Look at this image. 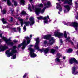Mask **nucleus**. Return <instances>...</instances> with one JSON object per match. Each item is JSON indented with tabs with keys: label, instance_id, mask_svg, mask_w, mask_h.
I'll return each instance as SVG.
<instances>
[{
	"label": "nucleus",
	"instance_id": "obj_50",
	"mask_svg": "<svg viewBox=\"0 0 78 78\" xmlns=\"http://www.w3.org/2000/svg\"><path fill=\"white\" fill-rule=\"evenodd\" d=\"M30 37H32V35H30Z\"/></svg>",
	"mask_w": 78,
	"mask_h": 78
},
{
	"label": "nucleus",
	"instance_id": "obj_25",
	"mask_svg": "<svg viewBox=\"0 0 78 78\" xmlns=\"http://www.w3.org/2000/svg\"><path fill=\"white\" fill-rule=\"evenodd\" d=\"M21 14L22 15H23L24 16H26L27 14L26 13V12L23 11H22Z\"/></svg>",
	"mask_w": 78,
	"mask_h": 78
},
{
	"label": "nucleus",
	"instance_id": "obj_10",
	"mask_svg": "<svg viewBox=\"0 0 78 78\" xmlns=\"http://www.w3.org/2000/svg\"><path fill=\"white\" fill-rule=\"evenodd\" d=\"M2 39L4 41H5L6 44H7L8 45H12L14 44L13 42H10V41H11L10 39H7L6 37H2Z\"/></svg>",
	"mask_w": 78,
	"mask_h": 78
},
{
	"label": "nucleus",
	"instance_id": "obj_26",
	"mask_svg": "<svg viewBox=\"0 0 78 78\" xmlns=\"http://www.w3.org/2000/svg\"><path fill=\"white\" fill-rule=\"evenodd\" d=\"M55 52V50L53 49H52L51 50V53H52V54H54Z\"/></svg>",
	"mask_w": 78,
	"mask_h": 78
},
{
	"label": "nucleus",
	"instance_id": "obj_4",
	"mask_svg": "<svg viewBox=\"0 0 78 78\" xmlns=\"http://www.w3.org/2000/svg\"><path fill=\"white\" fill-rule=\"evenodd\" d=\"M16 48H17V47L15 46L13 47L12 49H11V52H9L11 51V49H9L6 51L5 53L8 58L10 57L11 56L13 55L14 54L17 52V50H16Z\"/></svg>",
	"mask_w": 78,
	"mask_h": 78
},
{
	"label": "nucleus",
	"instance_id": "obj_38",
	"mask_svg": "<svg viewBox=\"0 0 78 78\" xmlns=\"http://www.w3.org/2000/svg\"><path fill=\"white\" fill-rule=\"evenodd\" d=\"M13 41L14 42H15V43H16V42H17V40H14Z\"/></svg>",
	"mask_w": 78,
	"mask_h": 78
},
{
	"label": "nucleus",
	"instance_id": "obj_12",
	"mask_svg": "<svg viewBox=\"0 0 78 78\" xmlns=\"http://www.w3.org/2000/svg\"><path fill=\"white\" fill-rule=\"evenodd\" d=\"M69 62L70 64H78V62L74 58H71L69 60Z\"/></svg>",
	"mask_w": 78,
	"mask_h": 78
},
{
	"label": "nucleus",
	"instance_id": "obj_48",
	"mask_svg": "<svg viewBox=\"0 0 78 78\" xmlns=\"http://www.w3.org/2000/svg\"><path fill=\"white\" fill-rule=\"evenodd\" d=\"M63 59H66V57H63Z\"/></svg>",
	"mask_w": 78,
	"mask_h": 78
},
{
	"label": "nucleus",
	"instance_id": "obj_37",
	"mask_svg": "<svg viewBox=\"0 0 78 78\" xmlns=\"http://www.w3.org/2000/svg\"><path fill=\"white\" fill-rule=\"evenodd\" d=\"M42 6H43V5H42V4H40L38 5V6H39V7H42Z\"/></svg>",
	"mask_w": 78,
	"mask_h": 78
},
{
	"label": "nucleus",
	"instance_id": "obj_1",
	"mask_svg": "<svg viewBox=\"0 0 78 78\" xmlns=\"http://www.w3.org/2000/svg\"><path fill=\"white\" fill-rule=\"evenodd\" d=\"M44 8L43 9L41 10V9H40L39 8H36L35 9V12L37 15H38L39 14V13L41 12V13H43L44 12L45 9L47 8L50 7L51 6V3L50 2H47V4L46 3H44Z\"/></svg>",
	"mask_w": 78,
	"mask_h": 78
},
{
	"label": "nucleus",
	"instance_id": "obj_43",
	"mask_svg": "<svg viewBox=\"0 0 78 78\" xmlns=\"http://www.w3.org/2000/svg\"><path fill=\"white\" fill-rule=\"evenodd\" d=\"M27 75V74H25L24 76H23V78H25V76H26V75Z\"/></svg>",
	"mask_w": 78,
	"mask_h": 78
},
{
	"label": "nucleus",
	"instance_id": "obj_29",
	"mask_svg": "<svg viewBox=\"0 0 78 78\" xmlns=\"http://www.w3.org/2000/svg\"><path fill=\"white\" fill-rule=\"evenodd\" d=\"M2 21L3 23H6V20H5V19L4 18H3L2 20Z\"/></svg>",
	"mask_w": 78,
	"mask_h": 78
},
{
	"label": "nucleus",
	"instance_id": "obj_49",
	"mask_svg": "<svg viewBox=\"0 0 78 78\" xmlns=\"http://www.w3.org/2000/svg\"><path fill=\"white\" fill-rule=\"evenodd\" d=\"M28 18L27 17V18H26V20H28Z\"/></svg>",
	"mask_w": 78,
	"mask_h": 78
},
{
	"label": "nucleus",
	"instance_id": "obj_57",
	"mask_svg": "<svg viewBox=\"0 0 78 78\" xmlns=\"http://www.w3.org/2000/svg\"><path fill=\"white\" fill-rule=\"evenodd\" d=\"M57 49H58V47H57Z\"/></svg>",
	"mask_w": 78,
	"mask_h": 78
},
{
	"label": "nucleus",
	"instance_id": "obj_7",
	"mask_svg": "<svg viewBox=\"0 0 78 78\" xmlns=\"http://www.w3.org/2000/svg\"><path fill=\"white\" fill-rule=\"evenodd\" d=\"M64 25H70V26H73L74 27L76 30H77V28H78V24L76 22H74L73 23H66L64 21L63 22Z\"/></svg>",
	"mask_w": 78,
	"mask_h": 78
},
{
	"label": "nucleus",
	"instance_id": "obj_27",
	"mask_svg": "<svg viewBox=\"0 0 78 78\" xmlns=\"http://www.w3.org/2000/svg\"><path fill=\"white\" fill-rule=\"evenodd\" d=\"M73 50L72 49L69 48L68 49V50L67 51V53H71L72 51Z\"/></svg>",
	"mask_w": 78,
	"mask_h": 78
},
{
	"label": "nucleus",
	"instance_id": "obj_36",
	"mask_svg": "<svg viewBox=\"0 0 78 78\" xmlns=\"http://www.w3.org/2000/svg\"><path fill=\"white\" fill-rule=\"evenodd\" d=\"M17 30H19V33H20V27H19L17 28Z\"/></svg>",
	"mask_w": 78,
	"mask_h": 78
},
{
	"label": "nucleus",
	"instance_id": "obj_2",
	"mask_svg": "<svg viewBox=\"0 0 78 78\" xmlns=\"http://www.w3.org/2000/svg\"><path fill=\"white\" fill-rule=\"evenodd\" d=\"M36 43L34 46L35 48H36L37 50H39L41 53H42L44 51V53L45 54H47L48 52V48H47L46 49H39V44L40 42V40H39V39L38 38H36Z\"/></svg>",
	"mask_w": 78,
	"mask_h": 78
},
{
	"label": "nucleus",
	"instance_id": "obj_13",
	"mask_svg": "<svg viewBox=\"0 0 78 78\" xmlns=\"http://www.w3.org/2000/svg\"><path fill=\"white\" fill-rule=\"evenodd\" d=\"M64 7L66 9L64 10L65 13H67V12H69V11L70 9V6L67 5H65Z\"/></svg>",
	"mask_w": 78,
	"mask_h": 78
},
{
	"label": "nucleus",
	"instance_id": "obj_9",
	"mask_svg": "<svg viewBox=\"0 0 78 78\" xmlns=\"http://www.w3.org/2000/svg\"><path fill=\"white\" fill-rule=\"evenodd\" d=\"M59 30L56 31L54 34V35L55 37H58V38H61L63 36V34L59 32Z\"/></svg>",
	"mask_w": 78,
	"mask_h": 78
},
{
	"label": "nucleus",
	"instance_id": "obj_39",
	"mask_svg": "<svg viewBox=\"0 0 78 78\" xmlns=\"http://www.w3.org/2000/svg\"><path fill=\"white\" fill-rule=\"evenodd\" d=\"M19 16V15H16V16L15 17L16 18V19H19V18H18V16Z\"/></svg>",
	"mask_w": 78,
	"mask_h": 78
},
{
	"label": "nucleus",
	"instance_id": "obj_14",
	"mask_svg": "<svg viewBox=\"0 0 78 78\" xmlns=\"http://www.w3.org/2000/svg\"><path fill=\"white\" fill-rule=\"evenodd\" d=\"M7 48H8L7 46H6L5 45L3 46L2 45L0 44V51H3L5 50Z\"/></svg>",
	"mask_w": 78,
	"mask_h": 78
},
{
	"label": "nucleus",
	"instance_id": "obj_45",
	"mask_svg": "<svg viewBox=\"0 0 78 78\" xmlns=\"http://www.w3.org/2000/svg\"><path fill=\"white\" fill-rule=\"evenodd\" d=\"M76 19H78V15H77L76 16Z\"/></svg>",
	"mask_w": 78,
	"mask_h": 78
},
{
	"label": "nucleus",
	"instance_id": "obj_59",
	"mask_svg": "<svg viewBox=\"0 0 78 78\" xmlns=\"http://www.w3.org/2000/svg\"><path fill=\"white\" fill-rule=\"evenodd\" d=\"M67 34H69V33H67Z\"/></svg>",
	"mask_w": 78,
	"mask_h": 78
},
{
	"label": "nucleus",
	"instance_id": "obj_42",
	"mask_svg": "<svg viewBox=\"0 0 78 78\" xmlns=\"http://www.w3.org/2000/svg\"><path fill=\"white\" fill-rule=\"evenodd\" d=\"M13 31H14V32H16V28H13Z\"/></svg>",
	"mask_w": 78,
	"mask_h": 78
},
{
	"label": "nucleus",
	"instance_id": "obj_6",
	"mask_svg": "<svg viewBox=\"0 0 78 78\" xmlns=\"http://www.w3.org/2000/svg\"><path fill=\"white\" fill-rule=\"evenodd\" d=\"M37 18L38 20H42V19H44V24H45V23H47L48 22H50V21H51V20H49L48 21V19H49V16H47V17H44V18H43V17L41 16L39 17H37Z\"/></svg>",
	"mask_w": 78,
	"mask_h": 78
},
{
	"label": "nucleus",
	"instance_id": "obj_30",
	"mask_svg": "<svg viewBox=\"0 0 78 78\" xmlns=\"http://www.w3.org/2000/svg\"><path fill=\"white\" fill-rule=\"evenodd\" d=\"M28 9H29L30 12H31L32 11V10H31V6H30V4L29 5V7L28 8Z\"/></svg>",
	"mask_w": 78,
	"mask_h": 78
},
{
	"label": "nucleus",
	"instance_id": "obj_18",
	"mask_svg": "<svg viewBox=\"0 0 78 78\" xmlns=\"http://www.w3.org/2000/svg\"><path fill=\"white\" fill-rule=\"evenodd\" d=\"M25 38L27 40V43L29 44L31 42V41L30 40V38L28 37H25Z\"/></svg>",
	"mask_w": 78,
	"mask_h": 78
},
{
	"label": "nucleus",
	"instance_id": "obj_3",
	"mask_svg": "<svg viewBox=\"0 0 78 78\" xmlns=\"http://www.w3.org/2000/svg\"><path fill=\"white\" fill-rule=\"evenodd\" d=\"M44 38L46 39H49V43L48 44H47V41H45L44 44L45 45H53V43L55 42V39L53 37H51V35H47L44 36Z\"/></svg>",
	"mask_w": 78,
	"mask_h": 78
},
{
	"label": "nucleus",
	"instance_id": "obj_24",
	"mask_svg": "<svg viewBox=\"0 0 78 78\" xmlns=\"http://www.w3.org/2000/svg\"><path fill=\"white\" fill-rule=\"evenodd\" d=\"M66 41L70 42L71 44H73V42H72V41H71L70 40V37H68L66 39Z\"/></svg>",
	"mask_w": 78,
	"mask_h": 78
},
{
	"label": "nucleus",
	"instance_id": "obj_56",
	"mask_svg": "<svg viewBox=\"0 0 78 78\" xmlns=\"http://www.w3.org/2000/svg\"><path fill=\"white\" fill-rule=\"evenodd\" d=\"M61 0H58V1L59 2V1H60Z\"/></svg>",
	"mask_w": 78,
	"mask_h": 78
},
{
	"label": "nucleus",
	"instance_id": "obj_46",
	"mask_svg": "<svg viewBox=\"0 0 78 78\" xmlns=\"http://www.w3.org/2000/svg\"><path fill=\"white\" fill-rule=\"evenodd\" d=\"M0 37H2V34H0Z\"/></svg>",
	"mask_w": 78,
	"mask_h": 78
},
{
	"label": "nucleus",
	"instance_id": "obj_58",
	"mask_svg": "<svg viewBox=\"0 0 78 78\" xmlns=\"http://www.w3.org/2000/svg\"><path fill=\"white\" fill-rule=\"evenodd\" d=\"M62 67H60V68H62Z\"/></svg>",
	"mask_w": 78,
	"mask_h": 78
},
{
	"label": "nucleus",
	"instance_id": "obj_19",
	"mask_svg": "<svg viewBox=\"0 0 78 78\" xmlns=\"http://www.w3.org/2000/svg\"><path fill=\"white\" fill-rule=\"evenodd\" d=\"M3 1H4V2H6L7 1V4L9 6L11 5V3L10 2V1L9 0H2Z\"/></svg>",
	"mask_w": 78,
	"mask_h": 78
},
{
	"label": "nucleus",
	"instance_id": "obj_5",
	"mask_svg": "<svg viewBox=\"0 0 78 78\" xmlns=\"http://www.w3.org/2000/svg\"><path fill=\"white\" fill-rule=\"evenodd\" d=\"M29 46L30 47L28 48V50L30 51V57H32V58H34V57L37 56V55L34 53V49L31 48V47H33V45L32 44H30L29 45Z\"/></svg>",
	"mask_w": 78,
	"mask_h": 78
},
{
	"label": "nucleus",
	"instance_id": "obj_20",
	"mask_svg": "<svg viewBox=\"0 0 78 78\" xmlns=\"http://www.w3.org/2000/svg\"><path fill=\"white\" fill-rule=\"evenodd\" d=\"M72 73H74L75 72V70H76V67L75 66L73 67L72 69Z\"/></svg>",
	"mask_w": 78,
	"mask_h": 78
},
{
	"label": "nucleus",
	"instance_id": "obj_47",
	"mask_svg": "<svg viewBox=\"0 0 78 78\" xmlns=\"http://www.w3.org/2000/svg\"><path fill=\"white\" fill-rule=\"evenodd\" d=\"M75 3L76 5H78V3L77 2H75Z\"/></svg>",
	"mask_w": 78,
	"mask_h": 78
},
{
	"label": "nucleus",
	"instance_id": "obj_41",
	"mask_svg": "<svg viewBox=\"0 0 78 78\" xmlns=\"http://www.w3.org/2000/svg\"><path fill=\"white\" fill-rule=\"evenodd\" d=\"M13 20V18L12 17L11 18L10 21L12 22Z\"/></svg>",
	"mask_w": 78,
	"mask_h": 78
},
{
	"label": "nucleus",
	"instance_id": "obj_8",
	"mask_svg": "<svg viewBox=\"0 0 78 78\" xmlns=\"http://www.w3.org/2000/svg\"><path fill=\"white\" fill-rule=\"evenodd\" d=\"M30 21L24 22V23L25 24L26 26L28 27L30 24V25H33L34 23V18H33V17H31L30 19Z\"/></svg>",
	"mask_w": 78,
	"mask_h": 78
},
{
	"label": "nucleus",
	"instance_id": "obj_55",
	"mask_svg": "<svg viewBox=\"0 0 78 78\" xmlns=\"http://www.w3.org/2000/svg\"><path fill=\"white\" fill-rule=\"evenodd\" d=\"M64 0H61V1H62V2H63V1H64Z\"/></svg>",
	"mask_w": 78,
	"mask_h": 78
},
{
	"label": "nucleus",
	"instance_id": "obj_40",
	"mask_svg": "<svg viewBox=\"0 0 78 78\" xmlns=\"http://www.w3.org/2000/svg\"><path fill=\"white\" fill-rule=\"evenodd\" d=\"M60 43H62V39H60Z\"/></svg>",
	"mask_w": 78,
	"mask_h": 78
},
{
	"label": "nucleus",
	"instance_id": "obj_33",
	"mask_svg": "<svg viewBox=\"0 0 78 78\" xmlns=\"http://www.w3.org/2000/svg\"><path fill=\"white\" fill-rule=\"evenodd\" d=\"M23 30L24 31H26L27 30V28L26 27V26H24L23 27Z\"/></svg>",
	"mask_w": 78,
	"mask_h": 78
},
{
	"label": "nucleus",
	"instance_id": "obj_31",
	"mask_svg": "<svg viewBox=\"0 0 78 78\" xmlns=\"http://www.w3.org/2000/svg\"><path fill=\"white\" fill-rule=\"evenodd\" d=\"M2 14H6V10H5V9H4L3 11L2 10Z\"/></svg>",
	"mask_w": 78,
	"mask_h": 78
},
{
	"label": "nucleus",
	"instance_id": "obj_23",
	"mask_svg": "<svg viewBox=\"0 0 78 78\" xmlns=\"http://www.w3.org/2000/svg\"><path fill=\"white\" fill-rule=\"evenodd\" d=\"M12 2L14 3L15 6H16L17 5V2L16 1L12 0Z\"/></svg>",
	"mask_w": 78,
	"mask_h": 78
},
{
	"label": "nucleus",
	"instance_id": "obj_21",
	"mask_svg": "<svg viewBox=\"0 0 78 78\" xmlns=\"http://www.w3.org/2000/svg\"><path fill=\"white\" fill-rule=\"evenodd\" d=\"M20 5H25V1L24 0H20Z\"/></svg>",
	"mask_w": 78,
	"mask_h": 78
},
{
	"label": "nucleus",
	"instance_id": "obj_53",
	"mask_svg": "<svg viewBox=\"0 0 78 78\" xmlns=\"http://www.w3.org/2000/svg\"><path fill=\"white\" fill-rule=\"evenodd\" d=\"M0 8L1 9H2V7L1 6H0Z\"/></svg>",
	"mask_w": 78,
	"mask_h": 78
},
{
	"label": "nucleus",
	"instance_id": "obj_17",
	"mask_svg": "<svg viewBox=\"0 0 78 78\" xmlns=\"http://www.w3.org/2000/svg\"><path fill=\"white\" fill-rule=\"evenodd\" d=\"M57 9H58V8H59V10L60 11H62V8L61 7L59 3H57Z\"/></svg>",
	"mask_w": 78,
	"mask_h": 78
},
{
	"label": "nucleus",
	"instance_id": "obj_16",
	"mask_svg": "<svg viewBox=\"0 0 78 78\" xmlns=\"http://www.w3.org/2000/svg\"><path fill=\"white\" fill-rule=\"evenodd\" d=\"M60 54L58 53L57 54V57L58 56V57H57L55 59V62H59L60 60L59 59V58H60Z\"/></svg>",
	"mask_w": 78,
	"mask_h": 78
},
{
	"label": "nucleus",
	"instance_id": "obj_44",
	"mask_svg": "<svg viewBox=\"0 0 78 78\" xmlns=\"http://www.w3.org/2000/svg\"><path fill=\"white\" fill-rule=\"evenodd\" d=\"M32 9H33V10H34V6L33 5H32Z\"/></svg>",
	"mask_w": 78,
	"mask_h": 78
},
{
	"label": "nucleus",
	"instance_id": "obj_28",
	"mask_svg": "<svg viewBox=\"0 0 78 78\" xmlns=\"http://www.w3.org/2000/svg\"><path fill=\"white\" fill-rule=\"evenodd\" d=\"M64 36L65 38H67V33H66V31H64Z\"/></svg>",
	"mask_w": 78,
	"mask_h": 78
},
{
	"label": "nucleus",
	"instance_id": "obj_34",
	"mask_svg": "<svg viewBox=\"0 0 78 78\" xmlns=\"http://www.w3.org/2000/svg\"><path fill=\"white\" fill-rule=\"evenodd\" d=\"M11 14H13V12H14V9H13L11 8L10 9Z\"/></svg>",
	"mask_w": 78,
	"mask_h": 78
},
{
	"label": "nucleus",
	"instance_id": "obj_15",
	"mask_svg": "<svg viewBox=\"0 0 78 78\" xmlns=\"http://www.w3.org/2000/svg\"><path fill=\"white\" fill-rule=\"evenodd\" d=\"M72 0H66L64 2L65 4H66V3L69 4V5H72Z\"/></svg>",
	"mask_w": 78,
	"mask_h": 78
},
{
	"label": "nucleus",
	"instance_id": "obj_51",
	"mask_svg": "<svg viewBox=\"0 0 78 78\" xmlns=\"http://www.w3.org/2000/svg\"><path fill=\"white\" fill-rule=\"evenodd\" d=\"M30 2H31L32 1V0H29Z\"/></svg>",
	"mask_w": 78,
	"mask_h": 78
},
{
	"label": "nucleus",
	"instance_id": "obj_54",
	"mask_svg": "<svg viewBox=\"0 0 78 78\" xmlns=\"http://www.w3.org/2000/svg\"><path fill=\"white\" fill-rule=\"evenodd\" d=\"M58 12V13L59 14H60V13H59V12Z\"/></svg>",
	"mask_w": 78,
	"mask_h": 78
},
{
	"label": "nucleus",
	"instance_id": "obj_35",
	"mask_svg": "<svg viewBox=\"0 0 78 78\" xmlns=\"http://www.w3.org/2000/svg\"><path fill=\"white\" fill-rule=\"evenodd\" d=\"M78 73V71H76V72L75 71L74 72V73H73V74H74V75H77Z\"/></svg>",
	"mask_w": 78,
	"mask_h": 78
},
{
	"label": "nucleus",
	"instance_id": "obj_60",
	"mask_svg": "<svg viewBox=\"0 0 78 78\" xmlns=\"http://www.w3.org/2000/svg\"><path fill=\"white\" fill-rule=\"evenodd\" d=\"M0 41H1V40H0Z\"/></svg>",
	"mask_w": 78,
	"mask_h": 78
},
{
	"label": "nucleus",
	"instance_id": "obj_22",
	"mask_svg": "<svg viewBox=\"0 0 78 78\" xmlns=\"http://www.w3.org/2000/svg\"><path fill=\"white\" fill-rule=\"evenodd\" d=\"M19 20L20 21V22L21 23V27H22L23 24V19H19Z\"/></svg>",
	"mask_w": 78,
	"mask_h": 78
},
{
	"label": "nucleus",
	"instance_id": "obj_52",
	"mask_svg": "<svg viewBox=\"0 0 78 78\" xmlns=\"http://www.w3.org/2000/svg\"><path fill=\"white\" fill-rule=\"evenodd\" d=\"M74 39H75V38H73V40L74 41Z\"/></svg>",
	"mask_w": 78,
	"mask_h": 78
},
{
	"label": "nucleus",
	"instance_id": "obj_32",
	"mask_svg": "<svg viewBox=\"0 0 78 78\" xmlns=\"http://www.w3.org/2000/svg\"><path fill=\"white\" fill-rule=\"evenodd\" d=\"M16 58V54H15L12 57V59H14Z\"/></svg>",
	"mask_w": 78,
	"mask_h": 78
},
{
	"label": "nucleus",
	"instance_id": "obj_11",
	"mask_svg": "<svg viewBox=\"0 0 78 78\" xmlns=\"http://www.w3.org/2000/svg\"><path fill=\"white\" fill-rule=\"evenodd\" d=\"M27 45L28 44H26V41L24 40L22 44H21L18 45V48H20V47L22 46V49H24V48H25V47H26V46H27Z\"/></svg>",
	"mask_w": 78,
	"mask_h": 78
}]
</instances>
